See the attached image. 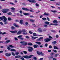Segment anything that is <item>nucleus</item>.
Returning <instances> with one entry per match:
<instances>
[{
  "label": "nucleus",
  "instance_id": "40",
  "mask_svg": "<svg viewBox=\"0 0 60 60\" xmlns=\"http://www.w3.org/2000/svg\"><path fill=\"white\" fill-rule=\"evenodd\" d=\"M8 20H11V18L10 17L8 18Z\"/></svg>",
  "mask_w": 60,
  "mask_h": 60
},
{
  "label": "nucleus",
  "instance_id": "21",
  "mask_svg": "<svg viewBox=\"0 0 60 60\" xmlns=\"http://www.w3.org/2000/svg\"><path fill=\"white\" fill-rule=\"evenodd\" d=\"M23 20H21L20 21L19 23L21 24H23Z\"/></svg>",
  "mask_w": 60,
  "mask_h": 60
},
{
  "label": "nucleus",
  "instance_id": "11",
  "mask_svg": "<svg viewBox=\"0 0 60 60\" xmlns=\"http://www.w3.org/2000/svg\"><path fill=\"white\" fill-rule=\"evenodd\" d=\"M13 26H15V27H19V25H17V24H16L15 23H14L13 24Z\"/></svg>",
  "mask_w": 60,
  "mask_h": 60
},
{
  "label": "nucleus",
  "instance_id": "6",
  "mask_svg": "<svg viewBox=\"0 0 60 60\" xmlns=\"http://www.w3.org/2000/svg\"><path fill=\"white\" fill-rule=\"evenodd\" d=\"M27 1H28L31 3H34L36 2L35 0H27Z\"/></svg>",
  "mask_w": 60,
  "mask_h": 60
},
{
  "label": "nucleus",
  "instance_id": "42",
  "mask_svg": "<svg viewBox=\"0 0 60 60\" xmlns=\"http://www.w3.org/2000/svg\"><path fill=\"white\" fill-rule=\"evenodd\" d=\"M35 5L36 6H37L38 7H39V5L37 3L35 4Z\"/></svg>",
  "mask_w": 60,
  "mask_h": 60
},
{
  "label": "nucleus",
  "instance_id": "61",
  "mask_svg": "<svg viewBox=\"0 0 60 60\" xmlns=\"http://www.w3.org/2000/svg\"><path fill=\"white\" fill-rule=\"evenodd\" d=\"M15 3H16L18 2V1L17 0H15L14 1Z\"/></svg>",
  "mask_w": 60,
  "mask_h": 60
},
{
  "label": "nucleus",
  "instance_id": "33",
  "mask_svg": "<svg viewBox=\"0 0 60 60\" xmlns=\"http://www.w3.org/2000/svg\"><path fill=\"white\" fill-rule=\"evenodd\" d=\"M44 27L47 28V27H48V25L46 24H45L44 25Z\"/></svg>",
  "mask_w": 60,
  "mask_h": 60
},
{
  "label": "nucleus",
  "instance_id": "10",
  "mask_svg": "<svg viewBox=\"0 0 60 60\" xmlns=\"http://www.w3.org/2000/svg\"><path fill=\"white\" fill-rule=\"evenodd\" d=\"M10 32L11 33H12L13 34H15V33H16L17 32V31L15 30L14 31H10Z\"/></svg>",
  "mask_w": 60,
  "mask_h": 60
},
{
  "label": "nucleus",
  "instance_id": "12",
  "mask_svg": "<svg viewBox=\"0 0 60 60\" xmlns=\"http://www.w3.org/2000/svg\"><path fill=\"white\" fill-rule=\"evenodd\" d=\"M5 55L7 56H10L11 55V53L8 54V53H6L5 54Z\"/></svg>",
  "mask_w": 60,
  "mask_h": 60
},
{
  "label": "nucleus",
  "instance_id": "37",
  "mask_svg": "<svg viewBox=\"0 0 60 60\" xmlns=\"http://www.w3.org/2000/svg\"><path fill=\"white\" fill-rule=\"evenodd\" d=\"M23 14L24 15H29V14L28 13H23Z\"/></svg>",
  "mask_w": 60,
  "mask_h": 60
},
{
  "label": "nucleus",
  "instance_id": "41",
  "mask_svg": "<svg viewBox=\"0 0 60 60\" xmlns=\"http://www.w3.org/2000/svg\"><path fill=\"white\" fill-rule=\"evenodd\" d=\"M47 31V29H43V32H46Z\"/></svg>",
  "mask_w": 60,
  "mask_h": 60
},
{
  "label": "nucleus",
  "instance_id": "29",
  "mask_svg": "<svg viewBox=\"0 0 60 60\" xmlns=\"http://www.w3.org/2000/svg\"><path fill=\"white\" fill-rule=\"evenodd\" d=\"M10 51H15L16 52V51L14 49H11L10 50Z\"/></svg>",
  "mask_w": 60,
  "mask_h": 60
},
{
  "label": "nucleus",
  "instance_id": "60",
  "mask_svg": "<svg viewBox=\"0 0 60 60\" xmlns=\"http://www.w3.org/2000/svg\"><path fill=\"white\" fill-rule=\"evenodd\" d=\"M47 19L48 20V21H49L50 20H49V18L48 17H47Z\"/></svg>",
  "mask_w": 60,
  "mask_h": 60
},
{
  "label": "nucleus",
  "instance_id": "46",
  "mask_svg": "<svg viewBox=\"0 0 60 60\" xmlns=\"http://www.w3.org/2000/svg\"><path fill=\"white\" fill-rule=\"evenodd\" d=\"M14 39L15 41H18V38H16L15 37Z\"/></svg>",
  "mask_w": 60,
  "mask_h": 60
},
{
  "label": "nucleus",
  "instance_id": "13",
  "mask_svg": "<svg viewBox=\"0 0 60 60\" xmlns=\"http://www.w3.org/2000/svg\"><path fill=\"white\" fill-rule=\"evenodd\" d=\"M50 25H54V26H58V24L57 23H50Z\"/></svg>",
  "mask_w": 60,
  "mask_h": 60
},
{
  "label": "nucleus",
  "instance_id": "56",
  "mask_svg": "<svg viewBox=\"0 0 60 60\" xmlns=\"http://www.w3.org/2000/svg\"><path fill=\"white\" fill-rule=\"evenodd\" d=\"M45 47H47L48 46V44H45Z\"/></svg>",
  "mask_w": 60,
  "mask_h": 60
},
{
  "label": "nucleus",
  "instance_id": "7",
  "mask_svg": "<svg viewBox=\"0 0 60 60\" xmlns=\"http://www.w3.org/2000/svg\"><path fill=\"white\" fill-rule=\"evenodd\" d=\"M51 39L50 38H47L46 39H44V41L45 42H47L48 41H50Z\"/></svg>",
  "mask_w": 60,
  "mask_h": 60
},
{
  "label": "nucleus",
  "instance_id": "45",
  "mask_svg": "<svg viewBox=\"0 0 60 60\" xmlns=\"http://www.w3.org/2000/svg\"><path fill=\"white\" fill-rule=\"evenodd\" d=\"M11 9L12 10H15V8L13 7L11 8Z\"/></svg>",
  "mask_w": 60,
  "mask_h": 60
},
{
  "label": "nucleus",
  "instance_id": "26",
  "mask_svg": "<svg viewBox=\"0 0 60 60\" xmlns=\"http://www.w3.org/2000/svg\"><path fill=\"white\" fill-rule=\"evenodd\" d=\"M11 28L12 30L15 29V27L13 26H12L11 27Z\"/></svg>",
  "mask_w": 60,
  "mask_h": 60
},
{
  "label": "nucleus",
  "instance_id": "2",
  "mask_svg": "<svg viewBox=\"0 0 60 60\" xmlns=\"http://www.w3.org/2000/svg\"><path fill=\"white\" fill-rule=\"evenodd\" d=\"M9 11V9H4L2 10V12L4 13H7Z\"/></svg>",
  "mask_w": 60,
  "mask_h": 60
},
{
  "label": "nucleus",
  "instance_id": "51",
  "mask_svg": "<svg viewBox=\"0 0 60 60\" xmlns=\"http://www.w3.org/2000/svg\"><path fill=\"white\" fill-rule=\"evenodd\" d=\"M8 14V15H11L12 14L11 12H9Z\"/></svg>",
  "mask_w": 60,
  "mask_h": 60
},
{
  "label": "nucleus",
  "instance_id": "49",
  "mask_svg": "<svg viewBox=\"0 0 60 60\" xmlns=\"http://www.w3.org/2000/svg\"><path fill=\"white\" fill-rule=\"evenodd\" d=\"M10 4H12V5H15V4H14V3L11 2L10 3Z\"/></svg>",
  "mask_w": 60,
  "mask_h": 60
},
{
  "label": "nucleus",
  "instance_id": "8",
  "mask_svg": "<svg viewBox=\"0 0 60 60\" xmlns=\"http://www.w3.org/2000/svg\"><path fill=\"white\" fill-rule=\"evenodd\" d=\"M22 31L23 32V34L24 35H26V34H27V33L26 32V31L25 30H22Z\"/></svg>",
  "mask_w": 60,
  "mask_h": 60
},
{
  "label": "nucleus",
  "instance_id": "18",
  "mask_svg": "<svg viewBox=\"0 0 60 60\" xmlns=\"http://www.w3.org/2000/svg\"><path fill=\"white\" fill-rule=\"evenodd\" d=\"M35 43L38 44V45H41V43L39 42H36Z\"/></svg>",
  "mask_w": 60,
  "mask_h": 60
},
{
  "label": "nucleus",
  "instance_id": "64",
  "mask_svg": "<svg viewBox=\"0 0 60 60\" xmlns=\"http://www.w3.org/2000/svg\"><path fill=\"white\" fill-rule=\"evenodd\" d=\"M7 49H8V50H10V49H11V48H10V47H8Z\"/></svg>",
  "mask_w": 60,
  "mask_h": 60
},
{
  "label": "nucleus",
  "instance_id": "48",
  "mask_svg": "<svg viewBox=\"0 0 60 60\" xmlns=\"http://www.w3.org/2000/svg\"><path fill=\"white\" fill-rule=\"evenodd\" d=\"M15 54L16 55V56H17V55H19V52H16Z\"/></svg>",
  "mask_w": 60,
  "mask_h": 60
},
{
  "label": "nucleus",
  "instance_id": "17",
  "mask_svg": "<svg viewBox=\"0 0 60 60\" xmlns=\"http://www.w3.org/2000/svg\"><path fill=\"white\" fill-rule=\"evenodd\" d=\"M43 39V37H40L39 39H38L37 40V41H41V39Z\"/></svg>",
  "mask_w": 60,
  "mask_h": 60
},
{
  "label": "nucleus",
  "instance_id": "27",
  "mask_svg": "<svg viewBox=\"0 0 60 60\" xmlns=\"http://www.w3.org/2000/svg\"><path fill=\"white\" fill-rule=\"evenodd\" d=\"M30 21H31V22L34 23V21H35V20L31 19L30 20Z\"/></svg>",
  "mask_w": 60,
  "mask_h": 60
},
{
  "label": "nucleus",
  "instance_id": "58",
  "mask_svg": "<svg viewBox=\"0 0 60 60\" xmlns=\"http://www.w3.org/2000/svg\"><path fill=\"white\" fill-rule=\"evenodd\" d=\"M22 5H23L24 6H26V4H25V3H22Z\"/></svg>",
  "mask_w": 60,
  "mask_h": 60
},
{
  "label": "nucleus",
  "instance_id": "9",
  "mask_svg": "<svg viewBox=\"0 0 60 60\" xmlns=\"http://www.w3.org/2000/svg\"><path fill=\"white\" fill-rule=\"evenodd\" d=\"M22 9L24 11H29V9L26 8H22Z\"/></svg>",
  "mask_w": 60,
  "mask_h": 60
},
{
  "label": "nucleus",
  "instance_id": "15",
  "mask_svg": "<svg viewBox=\"0 0 60 60\" xmlns=\"http://www.w3.org/2000/svg\"><path fill=\"white\" fill-rule=\"evenodd\" d=\"M22 31L20 30L17 33V34H20L21 33H22Z\"/></svg>",
  "mask_w": 60,
  "mask_h": 60
},
{
  "label": "nucleus",
  "instance_id": "62",
  "mask_svg": "<svg viewBox=\"0 0 60 60\" xmlns=\"http://www.w3.org/2000/svg\"><path fill=\"white\" fill-rule=\"evenodd\" d=\"M19 12L20 13H21V14H22L23 12H22V11L21 10Z\"/></svg>",
  "mask_w": 60,
  "mask_h": 60
},
{
  "label": "nucleus",
  "instance_id": "4",
  "mask_svg": "<svg viewBox=\"0 0 60 60\" xmlns=\"http://www.w3.org/2000/svg\"><path fill=\"white\" fill-rule=\"evenodd\" d=\"M37 53L38 55H41V56H43L44 55V54L42 53V52H40L38 51H37Z\"/></svg>",
  "mask_w": 60,
  "mask_h": 60
},
{
  "label": "nucleus",
  "instance_id": "34",
  "mask_svg": "<svg viewBox=\"0 0 60 60\" xmlns=\"http://www.w3.org/2000/svg\"><path fill=\"white\" fill-rule=\"evenodd\" d=\"M33 35L34 36H37L38 35H36V33H34L33 34Z\"/></svg>",
  "mask_w": 60,
  "mask_h": 60
},
{
  "label": "nucleus",
  "instance_id": "52",
  "mask_svg": "<svg viewBox=\"0 0 60 60\" xmlns=\"http://www.w3.org/2000/svg\"><path fill=\"white\" fill-rule=\"evenodd\" d=\"M49 49H52V46L50 45L49 46Z\"/></svg>",
  "mask_w": 60,
  "mask_h": 60
},
{
  "label": "nucleus",
  "instance_id": "47",
  "mask_svg": "<svg viewBox=\"0 0 60 60\" xmlns=\"http://www.w3.org/2000/svg\"><path fill=\"white\" fill-rule=\"evenodd\" d=\"M26 38L27 39H29L30 38L28 36H25Z\"/></svg>",
  "mask_w": 60,
  "mask_h": 60
},
{
  "label": "nucleus",
  "instance_id": "31",
  "mask_svg": "<svg viewBox=\"0 0 60 60\" xmlns=\"http://www.w3.org/2000/svg\"><path fill=\"white\" fill-rule=\"evenodd\" d=\"M55 54V53L54 52H52L51 53L50 55L51 56H53Z\"/></svg>",
  "mask_w": 60,
  "mask_h": 60
},
{
  "label": "nucleus",
  "instance_id": "43",
  "mask_svg": "<svg viewBox=\"0 0 60 60\" xmlns=\"http://www.w3.org/2000/svg\"><path fill=\"white\" fill-rule=\"evenodd\" d=\"M29 33L30 34H33V32H32L31 31H29Z\"/></svg>",
  "mask_w": 60,
  "mask_h": 60
},
{
  "label": "nucleus",
  "instance_id": "25",
  "mask_svg": "<svg viewBox=\"0 0 60 60\" xmlns=\"http://www.w3.org/2000/svg\"><path fill=\"white\" fill-rule=\"evenodd\" d=\"M28 44L29 45H30V46H32V45H33L31 43H29Z\"/></svg>",
  "mask_w": 60,
  "mask_h": 60
},
{
  "label": "nucleus",
  "instance_id": "50",
  "mask_svg": "<svg viewBox=\"0 0 60 60\" xmlns=\"http://www.w3.org/2000/svg\"><path fill=\"white\" fill-rule=\"evenodd\" d=\"M52 43L53 44H56V41H54L53 42H52Z\"/></svg>",
  "mask_w": 60,
  "mask_h": 60
},
{
  "label": "nucleus",
  "instance_id": "55",
  "mask_svg": "<svg viewBox=\"0 0 60 60\" xmlns=\"http://www.w3.org/2000/svg\"><path fill=\"white\" fill-rule=\"evenodd\" d=\"M22 37L21 35H19L18 37V38H21Z\"/></svg>",
  "mask_w": 60,
  "mask_h": 60
},
{
  "label": "nucleus",
  "instance_id": "39",
  "mask_svg": "<svg viewBox=\"0 0 60 60\" xmlns=\"http://www.w3.org/2000/svg\"><path fill=\"white\" fill-rule=\"evenodd\" d=\"M11 54L13 56H15V54H14V52H12Z\"/></svg>",
  "mask_w": 60,
  "mask_h": 60
},
{
  "label": "nucleus",
  "instance_id": "22",
  "mask_svg": "<svg viewBox=\"0 0 60 60\" xmlns=\"http://www.w3.org/2000/svg\"><path fill=\"white\" fill-rule=\"evenodd\" d=\"M38 30L39 32H41L42 31V29L40 28H38Z\"/></svg>",
  "mask_w": 60,
  "mask_h": 60
},
{
  "label": "nucleus",
  "instance_id": "23",
  "mask_svg": "<svg viewBox=\"0 0 60 60\" xmlns=\"http://www.w3.org/2000/svg\"><path fill=\"white\" fill-rule=\"evenodd\" d=\"M34 48H37V46H38V45H34Z\"/></svg>",
  "mask_w": 60,
  "mask_h": 60
},
{
  "label": "nucleus",
  "instance_id": "38",
  "mask_svg": "<svg viewBox=\"0 0 60 60\" xmlns=\"http://www.w3.org/2000/svg\"><path fill=\"white\" fill-rule=\"evenodd\" d=\"M32 56H33V55H30L29 56L28 58H31V57H32Z\"/></svg>",
  "mask_w": 60,
  "mask_h": 60
},
{
  "label": "nucleus",
  "instance_id": "20",
  "mask_svg": "<svg viewBox=\"0 0 60 60\" xmlns=\"http://www.w3.org/2000/svg\"><path fill=\"white\" fill-rule=\"evenodd\" d=\"M51 11L52 12H53V13H55L57 12V11H56V10L53 11V10H51Z\"/></svg>",
  "mask_w": 60,
  "mask_h": 60
},
{
  "label": "nucleus",
  "instance_id": "5",
  "mask_svg": "<svg viewBox=\"0 0 60 60\" xmlns=\"http://www.w3.org/2000/svg\"><path fill=\"white\" fill-rule=\"evenodd\" d=\"M28 51L29 52H32V51L33 50V48L31 47H28Z\"/></svg>",
  "mask_w": 60,
  "mask_h": 60
},
{
  "label": "nucleus",
  "instance_id": "19",
  "mask_svg": "<svg viewBox=\"0 0 60 60\" xmlns=\"http://www.w3.org/2000/svg\"><path fill=\"white\" fill-rule=\"evenodd\" d=\"M45 24H46V25H49V22H45Z\"/></svg>",
  "mask_w": 60,
  "mask_h": 60
},
{
  "label": "nucleus",
  "instance_id": "59",
  "mask_svg": "<svg viewBox=\"0 0 60 60\" xmlns=\"http://www.w3.org/2000/svg\"><path fill=\"white\" fill-rule=\"evenodd\" d=\"M33 59H34V60H37V58L36 57H34Z\"/></svg>",
  "mask_w": 60,
  "mask_h": 60
},
{
  "label": "nucleus",
  "instance_id": "1",
  "mask_svg": "<svg viewBox=\"0 0 60 60\" xmlns=\"http://www.w3.org/2000/svg\"><path fill=\"white\" fill-rule=\"evenodd\" d=\"M3 19H4L3 20V22H4V23L5 24H7L8 22L7 21V19L6 17H5L4 16H3Z\"/></svg>",
  "mask_w": 60,
  "mask_h": 60
},
{
  "label": "nucleus",
  "instance_id": "32",
  "mask_svg": "<svg viewBox=\"0 0 60 60\" xmlns=\"http://www.w3.org/2000/svg\"><path fill=\"white\" fill-rule=\"evenodd\" d=\"M42 19L43 20H44V21L47 20V18H43Z\"/></svg>",
  "mask_w": 60,
  "mask_h": 60
},
{
  "label": "nucleus",
  "instance_id": "16",
  "mask_svg": "<svg viewBox=\"0 0 60 60\" xmlns=\"http://www.w3.org/2000/svg\"><path fill=\"white\" fill-rule=\"evenodd\" d=\"M31 37H32V39H36V38H37L38 37H34V36H30Z\"/></svg>",
  "mask_w": 60,
  "mask_h": 60
},
{
  "label": "nucleus",
  "instance_id": "63",
  "mask_svg": "<svg viewBox=\"0 0 60 60\" xmlns=\"http://www.w3.org/2000/svg\"><path fill=\"white\" fill-rule=\"evenodd\" d=\"M51 51V50H48V52H50Z\"/></svg>",
  "mask_w": 60,
  "mask_h": 60
},
{
  "label": "nucleus",
  "instance_id": "35",
  "mask_svg": "<svg viewBox=\"0 0 60 60\" xmlns=\"http://www.w3.org/2000/svg\"><path fill=\"white\" fill-rule=\"evenodd\" d=\"M22 52L24 53V54H26L27 53V52L26 51H22Z\"/></svg>",
  "mask_w": 60,
  "mask_h": 60
},
{
  "label": "nucleus",
  "instance_id": "28",
  "mask_svg": "<svg viewBox=\"0 0 60 60\" xmlns=\"http://www.w3.org/2000/svg\"><path fill=\"white\" fill-rule=\"evenodd\" d=\"M23 57L25 58H28V56L26 55L23 56Z\"/></svg>",
  "mask_w": 60,
  "mask_h": 60
},
{
  "label": "nucleus",
  "instance_id": "3",
  "mask_svg": "<svg viewBox=\"0 0 60 60\" xmlns=\"http://www.w3.org/2000/svg\"><path fill=\"white\" fill-rule=\"evenodd\" d=\"M20 43H22V45H26L27 44V42L24 41H21Z\"/></svg>",
  "mask_w": 60,
  "mask_h": 60
},
{
  "label": "nucleus",
  "instance_id": "54",
  "mask_svg": "<svg viewBox=\"0 0 60 60\" xmlns=\"http://www.w3.org/2000/svg\"><path fill=\"white\" fill-rule=\"evenodd\" d=\"M56 5H59V6H60V4H58V3H56Z\"/></svg>",
  "mask_w": 60,
  "mask_h": 60
},
{
  "label": "nucleus",
  "instance_id": "44",
  "mask_svg": "<svg viewBox=\"0 0 60 60\" xmlns=\"http://www.w3.org/2000/svg\"><path fill=\"white\" fill-rule=\"evenodd\" d=\"M6 43H8V42H10V40H8V41H6Z\"/></svg>",
  "mask_w": 60,
  "mask_h": 60
},
{
  "label": "nucleus",
  "instance_id": "14",
  "mask_svg": "<svg viewBox=\"0 0 60 60\" xmlns=\"http://www.w3.org/2000/svg\"><path fill=\"white\" fill-rule=\"evenodd\" d=\"M21 57V56L18 55L17 56H16L15 57V58H19L20 57Z\"/></svg>",
  "mask_w": 60,
  "mask_h": 60
},
{
  "label": "nucleus",
  "instance_id": "36",
  "mask_svg": "<svg viewBox=\"0 0 60 60\" xmlns=\"http://www.w3.org/2000/svg\"><path fill=\"white\" fill-rule=\"evenodd\" d=\"M9 47H11V48H14V47L13 46H12V45H10Z\"/></svg>",
  "mask_w": 60,
  "mask_h": 60
},
{
  "label": "nucleus",
  "instance_id": "57",
  "mask_svg": "<svg viewBox=\"0 0 60 60\" xmlns=\"http://www.w3.org/2000/svg\"><path fill=\"white\" fill-rule=\"evenodd\" d=\"M21 59V60H24V58H23V57H22L20 58Z\"/></svg>",
  "mask_w": 60,
  "mask_h": 60
},
{
  "label": "nucleus",
  "instance_id": "24",
  "mask_svg": "<svg viewBox=\"0 0 60 60\" xmlns=\"http://www.w3.org/2000/svg\"><path fill=\"white\" fill-rule=\"evenodd\" d=\"M57 22V20H54L53 22L54 23H58V22Z\"/></svg>",
  "mask_w": 60,
  "mask_h": 60
},
{
  "label": "nucleus",
  "instance_id": "30",
  "mask_svg": "<svg viewBox=\"0 0 60 60\" xmlns=\"http://www.w3.org/2000/svg\"><path fill=\"white\" fill-rule=\"evenodd\" d=\"M54 49H58V48L57 46H54Z\"/></svg>",
  "mask_w": 60,
  "mask_h": 60
},
{
  "label": "nucleus",
  "instance_id": "53",
  "mask_svg": "<svg viewBox=\"0 0 60 60\" xmlns=\"http://www.w3.org/2000/svg\"><path fill=\"white\" fill-rule=\"evenodd\" d=\"M53 57H54L53 56H51L50 57L49 59H52V58H53Z\"/></svg>",
  "mask_w": 60,
  "mask_h": 60
}]
</instances>
